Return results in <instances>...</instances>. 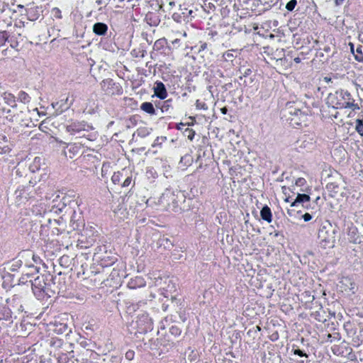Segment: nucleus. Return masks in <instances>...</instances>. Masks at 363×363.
Here are the masks:
<instances>
[{
	"label": "nucleus",
	"mask_w": 363,
	"mask_h": 363,
	"mask_svg": "<svg viewBox=\"0 0 363 363\" xmlns=\"http://www.w3.org/2000/svg\"><path fill=\"white\" fill-rule=\"evenodd\" d=\"M0 110L3 112L4 114V116L6 118L11 122L18 121L17 118L16 117L15 111L16 108L15 107L13 108L6 107L5 106H2L0 103Z\"/></svg>",
	"instance_id": "nucleus-8"
},
{
	"label": "nucleus",
	"mask_w": 363,
	"mask_h": 363,
	"mask_svg": "<svg viewBox=\"0 0 363 363\" xmlns=\"http://www.w3.org/2000/svg\"><path fill=\"white\" fill-rule=\"evenodd\" d=\"M351 45V50L354 54V58L356 60L359 61V62H363V53H362V48L361 47H358L356 50V51L354 52L353 50V45L352 44H350Z\"/></svg>",
	"instance_id": "nucleus-20"
},
{
	"label": "nucleus",
	"mask_w": 363,
	"mask_h": 363,
	"mask_svg": "<svg viewBox=\"0 0 363 363\" xmlns=\"http://www.w3.org/2000/svg\"><path fill=\"white\" fill-rule=\"evenodd\" d=\"M295 60H296V62H298V58L295 59Z\"/></svg>",
	"instance_id": "nucleus-47"
},
{
	"label": "nucleus",
	"mask_w": 363,
	"mask_h": 363,
	"mask_svg": "<svg viewBox=\"0 0 363 363\" xmlns=\"http://www.w3.org/2000/svg\"><path fill=\"white\" fill-rule=\"evenodd\" d=\"M261 217L263 220L267 221L268 223H271L272 220V215L271 212V209L267 206H264L260 211Z\"/></svg>",
	"instance_id": "nucleus-16"
},
{
	"label": "nucleus",
	"mask_w": 363,
	"mask_h": 363,
	"mask_svg": "<svg viewBox=\"0 0 363 363\" xmlns=\"http://www.w3.org/2000/svg\"><path fill=\"white\" fill-rule=\"evenodd\" d=\"M320 197H317L315 201L317 202V201H318Z\"/></svg>",
	"instance_id": "nucleus-45"
},
{
	"label": "nucleus",
	"mask_w": 363,
	"mask_h": 363,
	"mask_svg": "<svg viewBox=\"0 0 363 363\" xmlns=\"http://www.w3.org/2000/svg\"><path fill=\"white\" fill-rule=\"evenodd\" d=\"M345 281L347 282H348L350 284V285L351 286L350 289H354V284L352 282H351L350 280H349V279H345Z\"/></svg>",
	"instance_id": "nucleus-38"
},
{
	"label": "nucleus",
	"mask_w": 363,
	"mask_h": 363,
	"mask_svg": "<svg viewBox=\"0 0 363 363\" xmlns=\"http://www.w3.org/2000/svg\"><path fill=\"white\" fill-rule=\"evenodd\" d=\"M11 150V144L5 135L0 134V154H5Z\"/></svg>",
	"instance_id": "nucleus-11"
},
{
	"label": "nucleus",
	"mask_w": 363,
	"mask_h": 363,
	"mask_svg": "<svg viewBox=\"0 0 363 363\" xmlns=\"http://www.w3.org/2000/svg\"><path fill=\"white\" fill-rule=\"evenodd\" d=\"M220 111L223 114H226L227 111H228V109L226 107H223L220 109Z\"/></svg>",
	"instance_id": "nucleus-37"
},
{
	"label": "nucleus",
	"mask_w": 363,
	"mask_h": 363,
	"mask_svg": "<svg viewBox=\"0 0 363 363\" xmlns=\"http://www.w3.org/2000/svg\"><path fill=\"white\" fill-rule=\"evenodd\" d=\"M32 172H35L40 170L45 171V160L40 157H35L29 167Z\"/></svg>",
	"instance_id": "nucleus-7"
},
{
	"label": "nucleus",
	"mask_w": 363,
	"mask_h": 363,
	"mask_svg": "<svg viewBox=\"0 0 363 363\" xmlns=\"http://www.w3.org/2000/svg\"><path fill=\"white\" fill-rule=\"evenodd\" d=\"M86 231H88V228H86V229L84 230V232H85V233H86Z\"/></svg>",
	"instance_id": "nucleus-46"
},
{
	"label": "nucleus",
	"mask_w": 363,
	"mask_h": 363,
	"mask_svg": "<svg viewBox=\"0 0 363 363\" xmlns=\"http://www.w3.org/2000/svg\"><path fill=\"white\" fill-rule=\"evenodd\" d=\"M113 182L114 183H116V182H118L119 180H120V175L119 174H114L113 176H112V178H111Z\"/></svg>",
	"instance_id": "nucleus-33"
},
{
	"label": "nucleus",
	"mask_w": 363,
	"mask_h": 363,
	"mask_svg": "<svg viewBox=\"0 0 363 363\" xmlns=\"http://www.w3.org/2000/svg\"><path fill=\"white\" fill-rule=\"evenodd\" d=\"M306 185V181L304 178L300 177L296 179L295 184L293 186L294 190H296V187H300V191H305L306 189L303 188Z\"/></svg>",
	"instance_id": "nucleus-19"
},
{
	"label": "nucleus",
	"mask_w": 363,
	"mask_h": 363,
	"mask_svg": "<svg viewBox=\"0 0 363 363\" xmlns=\"http://www.w3.org/2000/svg\"><path fill=\"white\" fill-rule=\"evenodd\" d=\"M333 106H335L337 108H351L352 109H356L357 108V104H354V103L352 102H350V101H342V102H339L337 101V103H335Z\"/></svg>",
	"instance_id": "nucleus-17"
},
{
	"label": "nucleus",
	"mask_w": 363,
	"mask_h": 363,
	"mask_svg": "<svg viewBox=\"0 0 363 363\" xmlns=\"http://www.w3.org/2000/svg\"><path fill=\"white\" fill-rule=\"evenodd\" d=\"M169 4H170L171 6H173V4H174V2H170V3H169Z\"/></svg>",
	"instance_id": "nucleus-42"
},
{
	"label": "nucleus",
	"mask_w": 363,
	"mask_h": 363,
	"mask_svg": "<svg viewBox=\"0 0 363 363\" xmlns=\"http://www.w3.org/2000/svg\"><path fill=\"white\" fill-rule=\"evenodd\" d=\"M197 357V353L194 351H191L189 354V359L190 360V363H192Z\"/></svg>",
	"instance_id": "nucleus-29"
},
{
	"label": "nucleus",
	"mask_w": 363,
	"mask_h": 363,
	"mask_svg": "<svg viewBox=\"0 0 363 363\" xmlns=\"http://www.w3.org/2000/svg\"><path fill=\"white\" fill-rule=\"evenodd\" d=\"M345 95H347V96H350V94H347V93H345ZM339 98H342V99H343V98H344V94H343L342 92H340V93L336 92L335 94H333V95H330V99L331 100H333V99H338Z\"/></svg>",
	"instance_id": "nucleus-26"
},
{
	"label": "nucleus",
	"mask_w": 363,
	"mask_h": 363,
	"mask_svg": "<svg viewBox=\"0 0 363 363\" xmlns=\"http://www.w3.org/2000/svg\"><path fill=\"white\" fill-rule=\"evenodd\" d=\"M131 183V178L127 177L123 183V186H128Z\"/></svg>",
	"instance_id": "nucleus-34"
},
{
	"label": "nucleus",
	"mask_w": 363,
	"mask_h": 363,
	"mask_svg": "<svg viewBox=\"0 0 363 363\" xmlns=\"http://www.w3.org/2000/svg\"><path fill=\"white\" fill-rule=\"evenodd\" d=\"M235 52H236L233 50H228L223 54V57L225 61L232 62L233 59L236 57V55H235Z\"/></svg>",
	"instance_id": "nucleus-22"
},
{
	"label": "nucleus",
	"mask_w": 363,
	"mask_h": 363,
	"mask_svg": "<svg viewBox=\"0 0 363 363\" xmlns=\"http://www.w3.org/2000/svg\"><path fill=\"white\" fill-rule=\"evenodd\" d=\"M310 201V196L306 194H301L297 191V196L295 201L292 203L291 206H297L298 203L303 204Z\"/></svg>",
	"instance_id": "nucleus-15"
},
{
	"label": "nucleus",
	"mask_w": 363,
	"mask_h": 363,
	"mask_svg": "<svg viewBox=\"0 0 363 363\" xmlns=\"http://www.w3.org/2000/svg\"><path fill=\"white\" fill-rule=\"evenodd\" d=\"M291 114L292 116L290 118L291 122L296 125H301L306 118V116L303 114L300 110H295L294 113L291 112Z\"/></svg>",
	"instance_id": "nucleus-12"
},
{
	"label": "nucleus",
	"mask_w": 363,
	"mask_h": 363,
	"mask_svg": "<svg viewBox=\"0 0 363 363\" xmlns=\"http://www.w3.org/2000/svg\"><path fill=\"white\" fill-rule=\"evenodd\" d=\"M32 289L38 299H43L46 296H50L44 276H38L33 280Z\"/></svg>",
	"instance_id": "nucleus-2"
},
{
	"label": "nucleus",
	"mask_w": 363,
	"mask_h": 363,
	"mask_svg": "<svg viewBox=\"0 0 363 363\" xmlns=\"http://www.w3.org/2000/svg\"><path fill=\"white\" fill-rule=\"evenodd\" d=\"M33 259L35 262H36V258H35V256L34 255H33Z\"/></svg>",
	"instance_id": "nucleus-41"
},
{
	"label": "nucleus",
	"mask_w": 363,
	"mask_h": 363,
	"mask_svg": "<svg viewBox=\"0 0 363 363\" xmlns=\"http://www.w3.org/2000/svg\"><path fill=\"white\" fill-rule=\"evenodd\" d=\"M11 51H12V49L11 50H9V49H5L2 51V53L4 56H7L9 55H11Z\"/></svg>",
	"instance_id": "nucleus-35"
},
{
	"label": "nucleus",
	"mask_w": 363,
	"mask_h": 363,
	"mask_svg": "<svg viewBox=\"0 0 363 363\" xmlns=\"http://www.w3.org/2000/svg\"><path fill=\"white\" fill-rule=\"evenodd\" d=\"M294 353L295 354H297V355L300 356V357H308V355L306 353H304L303 351H301L299 349L295 350L294 351Z\"/></svg>",
	"instance_id": "nucleus-30"
},
{
	"label": "nucleus",
	"mask_w": 363,
	"mask_h": 363,
	"mask_svg": "<svg viewBox=\"0 0 363 363\" xmlns=\"http://www.w3.org/2000/svg\"><path fill=\"white\" fill-rule=\"evenodd\" d=\"M302 217L304 221L306 222H308L312 219V216L308 213H306L305 214L303 215Z\"/></svg>",
	"instance_id": "nucleus-32"
},
{
	"label": "nucleus",
	"mask_w": 363,
	"mask_h": 363,
	"mask_svg": "<svg viewBox=\"0 0 363 363\" xmlns=\"http://www.w3.org/2000/svg\"><path fill=\"white\" fill-rule=\"evenodd\" d=\"M133 357H134V352H133V351H132V350H129V351H128V352L125 353V358H126L127 359L130 360V359H132L133 358Z\"/></svg>",
	"instance_id": "nucleus-31"
},
{
	"label": "nucleus",
	"mask_w": 363,
	"mask_h": 363,
	"mask_svg": "<svg viewBox=\"0 0 363 363\" xmlns=\"http://www.w3.org/2000/svg\"><path fill=\"white\" fill-rule=\"evenodd\" d=\"M34 111H36L37 112H38V108L34 109ZM38 113L39 114V113Z\"/></svg>",
	"instance_id": "nucleus-48"
},
{
	"label": "nucleus",
	"mask_w": 363,
	"mask_h": 363,
	"mask_svg": "<svg viewBox=\"0 0 363 363\" xmlns=\"http://www.w3.org/2000/svg\"><path fill=\"white\" fill-rule=\"evenodd\" d=\"M18 99L23 104H28L30 101V97L29 95L23 91H21L18 93Z\"/></svg>",
	"instance_id": "nucleus-21"
},
{
	"label": "nucleus",
	"mask_w": 363,
	"mask_h": 363,
	"mask_svg": "<svg viewBox=\"0 0 363 363\" xmlns=\"http://www.w3.org/2000/svg\"><path fill=\"white\" fill-rule=\"evenodd\" d=\"M8 35L5 31L0 32V47L5 44Z\"/></svg>",
	"instance_id": "nucleus-25"
},
{
	"label": "nucleus",
	"mask_w": 363,
	"mask_h": 363,
	"mask_svg": "<svg viewBox=\"0 0 363 363\" xmlns=\"http://www.w3.org/2000/svg\"><path fill=\"white\" fill-rule=\"evenodd\" d=\"M345 0H335V4L336 6H340L342 4Z\"/></svg>",
	"instance_id": "nucleus-36"
},
{
	"label": "nucleus",
	"mask_w": 363,
	"mask_h": 363,
	"mask_svg": "<svg viewBox=\"0 0 363 363\" xmlns=\"http://www.w3.org/2000/svg\"><path fill=\"white\" fill-rule=\"evenodd\" d=\"M140 108L145 112L153 115L155 113V108L150 102H144L141 104Z\"/></svg>",
	"instance_id": "nucleus-18"
},
{
	"label": "nucleus",
	"mask_w": 363,
	"mask_h": 363,
	"mask_svg": "<svg viewBox=\"0 0 363 363\" xmlns=\"http://www.w3.org/2000/svg\"><path fill=\"white\" fill-rule=\"evenodd\" d=\"M108 27L105 23H96L93 26V31L99 35H105L107 32Z\"/></svg>",
	"instance_id": "nucleus-14"
},
{
	"label": "nucleus",
	"mask_w": 363,
	"mask_h": 363,
	"mask_svg": "<svg viewBox=\"0 0 363 363\" xmlns=\"http://www.w3.org/2000/svg\"><path fill=\"white\" fill-rule=\"evenodd\" d=\"M189 138H190V140H192V135L189 136Z\"/></svg>",
	"instance_id": "nucleus-43"
},
{
	"label": "nucleus",
	"mask_w": 363,
	"mask_h": 363,
	"mask_svg": "<svg viewBox=\"0 0 363 363\" xmlns=\"http://www.w3.org/2000/svg\"><path fill=\"white\" fill-rule=\"evenodd\" d=\"M196 106L198 109L206 110L208 108L206 104L200 102L199 100H197L196 102Z\"/></svg>",
	"instance_id": "nucleus-28"
},
{
	"label": "nucleus",
	"mask_w": 363,
	"mask_h": 363,
	"mask_svg": "<svg viewBox=\"0 0 363 363\" xmlns=\"http://www.w3.org/2000/svg\"><path fill=\"white\" fill-rule=\"evenodd\" d=\"M174 193L172 191L166 190L158 199L157 204L161 206L162 209L167 210L174 203Z\"/></svg>",
	"instance_id": "nucleus-4"
},
{
	"label": "nucleus",
	"mask_w": 363,
	"mask_h": 363,
	"mask_svg": "<svg viewBox=\"0 0 363 363\" xmlns=\"http://www.w3.org/2000/svg\"><path fill=\"white\" fill-rule=\"evenodd\" d=\"M356 130L357 133L363 136V122L361 120H357L356 121Z\"/></svg>",
	"instance_id": "nucleus-24"
},
{
	"label": "nucleus",
	"mask_w": 363,
	"mask_h": 363,
	"mask_svg": "<svg viewBox=\"0 0 363 363\" xmlns=\"http://www.w3.org/2000/svg\"><path fill=\"white\" fill-rule=\"evenodd\" d=\"M153 89L155 94L160 99H164L167 96L165 86L162 82H157Z\"/></svg>",
	"instance_id": "nucleus-9"
},
{
	"label": "nucleus",
	"mask_w": 363,
	"mask_h": 363,
	"mask_svg": "<svg viewBox=\"0 0 363 363\" xmlns=\"http://www.w3.org/2000/svg\"><path fill=\"white\" fill-rule=\"evenodd\" d=\"M43 124H44V123L43 122V123H41L40 124V125H39V128H40L41 130H43V129H44Z\"/></svg>",
	"instance_id": "nucleus-39"
},
{
	"label": "nucleus",
	"mask_w": 363,
	"mask_h": 363,
	"mask_svg": "<svg viewBox=\"0 0 363 363\" xmlns=\"http://www.w3.org/2000/svg\"><path fill=\"white\" fill-rule=\"evenodd\" d=\"M91 127L84 122L70 121L66 125V130L72 135L89 131Z\"/></svg>",
	"instance_id": "nucleus-3"
},
{
	"label": "nucleus",
	"mask_w": 363,
	"mask_h": 363,
	"mask_svg": "<svg viewBox=\"0 0 363 363\" xmlns=\"http://www.w3.org/2000/svg\"><path fill=\"white\" fill-rule=\"evenodd\" d=\"M137 325L140 333H146L152 328V321L147 313H142L138 317Z\"/></svg>",
	"instance_id": "nucleus-5"
},
{
	"label": "nucleus",
	"mask_w": 363,
	"mask_h": 363,
	"mask_svg": "<svg viewBox=\"0 0 363 363\" xmlns=\"http://www.w3.org/2000/svg\"><path fill=\"white\" fill-rule=\"evenodd\" d=\"M189 138H190V140H192V135L189 136Z\"/></svg>",
	"instance_id": "nucleus-44"
},
{
	"label": "nucleus",
	"mask_w": 363,
	"mask_h": 363,
	"mask_svg": "<svg viewBox=\"0 0 363 363\" xmlns=\"http://www.w3.org/2000/svg\"><path fill=\"white\" fill-rule=\"evenodd\" d=\"M51 15L52 17L61 19L62 18V13L60 9L55 7L51 10Z\"/></svg>",
	"instance_id": "nucleus-23"
},
{
	"label": "nucleus",
	"mask_w": 363,
	"mask_h": 363,
	"mask_svg": "<svg viewBox=\"0 0 363 363\" xmlns=\"http://www.w3.org/2000/svg\"><path fill=\"white\" fill-rule=\"evenodd\" d=\"M29 189H18L14 193V201L17 206H20L28 201Z\"/></svg>",
	"instance_id": "nucleus-6"
},
{
	"label": "nucleus",
	"mask_w": 363,
	"mask_h": 363,
	"mask_svg": "<svg viewBox=\"0 0 363 363\" xmlns=\"http://www.w3.org/2000/svg\"><path fill=\"white\" fill-rule=\"evenodd\" d=\"M1 100H2V102H0L2 106H4V104H6L9 107V108H13L14 107H16V100H15V96L11 94H9V93H4L2 96H1Z\"/></svg>",
	"instance_id": "nucleus-10"
},
{
	"label": "nucleus",
	"mask_w": 363,
	"mask_h": 363,
	"mask_svg": "<svg viewBox=\"0 0 363 363\" xmlns=\"http://www.w3.org/2000/svg\"><path fill=\"white\" fill-rule=\"evenodd\" d=\"M128 286L130 289L140 288L145 286V281L143 277H136L130 279Z\"/></svg>",
	"instance_id": "nucleus-13"
},
{
	"label": "nucleus",
	"mask_w": 363,
	"mask_h": 363,
	"mask_svg": "<svg viewBox=\"0 0 363 363\" xmlns=\"http://www.w3.org/2000/svg\"><path fill=\"white\" fill-rule=\"evenodd\" d=\"M296 4V0H291L290 1H289L286 5V9L288 10V11H293L294 9L295 8V6Z\"/></svg>",
	"instance_id": "nucleus-27"
},
{
	"label": "nucleus",
	"mask_w": 363,
	"mask_h": 363,
	"mask_svg": "<svg viewBox=\"0 0 363 363\" xmlns=\"http://www.w3.org/2000/svg\"><path fill=\"white\" fill-rule=\"evenodd\" d=\"M318 238L319 244L325 249L331 248L334 246L335 236L330 223L321 225L318 230Z\"/></svg>",
	"instance_id": "nucleus-1"
},
{
	"label": "nucleus",
	"mask_w": 363,
	"mask_h": 363,
	"mask_svg": "<svg viewBox=\"0 0 363 363\" xmlns=\"http://www.w3.org/2000/svg\"><path fill=\"white\" fill-rule=\"evenodd\" d=\"M251 72V70L250 69H248L246 72H245V74H248L250 72Z\"/></svg>",
	"instance_id": "nucleus-40"
}]
</instances>
